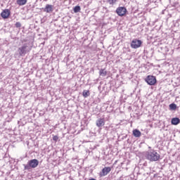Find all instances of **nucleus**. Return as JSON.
Segmentation results:
<instances>
[{
    "label": "nucleus",
    "mask_w": 180,
    "mask_h": 180,
    "mask_svg": "<svg viewBox=\"0 0 180 180\" xmlns=\"http://www.w3.org/2000/svg\"><path fill=\"white\" fill-rule=\"evenodd\" d=\"M96 125L98 128H101V127H103V126H105V118H98L96 121Z\"/></svg>",
    "instance_id": "obj_9"
},
{
    "label": "nucleus",
    "mask_w": 180,
    "mask_h": 180,
    "mask_svg": "<svg viewBox=\"0 0 180 180\" xmlns=\"http://www.w3.org/2000/svg\"><path fill=\"white\" fill-rule=\"evenodd\" d=\"M99 75H101V77H106V75H108V72L105 70V69H101L99 71Z\"/></svg>",
    "instance_id": "obj_14"
},
{
    "label": "nucleus",
    "mask_w": 180,
    "mask_h": 180,
    "mask_svg": "<svg viewBox=\"0 0 180 180\" xmlns=\"http://www.w3.org/2000/svg\"><path fill=\"white\" fill-rule=\"evenodd\" d=\"M112 171L110 167H105L102 169V172L100 173L101 176H106L109 172Z\"/></svg>",
    "instance_id": "obj_7"
},
{
    "label": "nucleus",
    "mask_w": 180,
    "mask_h": 180,
    "mask_svg": "<svg viewBox=\"0 0 180 180\" xmlns=\"http://www.w3.org/2000/svg\"><path fill=\"white\" fill-rule=\"evenodd\" d=\"M53 5L46 4L45 8H44V12H46V13H51L53 12Z\"/></svg>",
    "instance_id": "obj_10"
},
{
    "label": "nucleus",
    "mask_w": 180,
    "mask_h": 180,
    "mask_svg": "<svg viewBox=\"0 0 180 180\" xmlns=\"http://www.w3.org/2000/svg\"><path fill=\"white\" fill-rule=\"evenodd\" d=\"M53 141H57L58 140V136H53Z\"/></svg>",
    "instance_id": "obj_20"
},
{
    "label": "nucleus",
    "mask_w": 180,
    "mask_h": 180,
    "mask_svg": "<svg viewBox=\"0 0 180 180\" xmlns=\"http://www.w3.org/2000/svg\"><path fill=\"white\" fill-rule=\"evenodd\" d=\"M116 12L118 16H124V15H126V12H127V9H126L125 7H118Z\"/></svg>",
    "instance_id": "obj_6"
},
{
    "label": "nucleus",
    "mask_w": 180,
    "mask_h": 180,
    "mask_svg": "<svg viewBox=\"0 0 180 180\" xmlns=\"http://www.w3.org/2000/svg\"><path fill=\"white\" fill-rule=\"evenodd\" d=\"M180 120L178 117H174L172 119L171 123L172 124H174V126H176V124H179Z\"/></svg>",
    "instance_id": "obj_12"
},
{
    "label": "nucleus",
    "mask_w": 180,
    "mask_h": 180,
    "mask_svg": "<svg viewBox=\"0 0 180 180\" xmlns=\"http://www.w3.org/2000/svg\"><path fill=\"white\" fill-rule=\"evenodd\" d=\"M141 40L134 39L131 43V47L132 49H139L141 46Z\"/></svg>",
    "instance_id": "obj_5"
},
{
    "label": "nucleus",
    "mask_w": 180,
    "mask_h": 180,
    "mask_svg": "<svg viewBox=\"0 0 180 180\" xmlns=\"http://www.w3.org/2000/svg\"><path fill=\"white\" fill-rule=\"evenodd\" d=\"M32 50V46H29L27 44H24L22 46L19 47L18 49L19 56L23 57V56H26L29 51Z\"/></svg>",
    "instance_id": "obj_2"
},
{
    "label": "nucleus",
    "mask_w": 180,
    "mask_h": 180,
    "mask_svg": "<svg viewBox=\"0 0 180 180\" xmlns=\"http://www.w3.org/2000/svg\"><path fill=\"white\" fill-rule=\"evenodd\" d=\"M73 11L75 12V13H78V12L81 11V6H76L74 8Z\"/></svg>",
    "instance_id": "obj_17"
},
{
    "label": "nucleus",
    "mask_w": 180,
    "mask_h": 180,
    "mask_svg": "<svg viewBox=\"0 0 180 180\" xmlns=\"http://www.w3.org/2000/svg\"><path fill=\"white\" fill-rule=\"evenodd\" d=\"M16 2L19 6H23V5H26V4H27V0H17Z\"/></svg>",
    "instance_id": "obj_13"
},
{
    "label": "nucleus",
    "mask_w": 180,
    "mask_h": 180,
    "mask_svg": "<svg viewBox=\"0 0 180 180\" xmlns=\"http://www.w3.org/2000/svg\"><path fill=\"white\" fill-rule=\"evenodd\" d=\"M107 2L110 5H115V4H116V0H107Z\"/></svg>",
    "instance_id": "obj_18"
},
{
    "label": "nucleus",
    "mask_w": 180,
    "mask_h": 180,
    "mask_svg": "<svg viewBox=\"0 0 180 180\" xmlns=\"http://www.w3.org/2000/svg\"><path fill=\"white\" fill-rule=\"evenodd\" d=\"M89 180H96V179H90Z\"/></svg>",
    "instance_id": "obj_21"
},
{
    "label": "nucleus",
    "mask_w": 180,
    "mask_h": 180,
    "mask_svg": "<svg viewBox=\"0 0 180 180\" xmlns=\"http://www.w3.org/2000/svg\"><path fill=\"white\" fill-rule=\"evenodd\" d=\"M145 81L146 83H148V85L150 86L155 85V84H157V79L153 75L147 76Z\"/></svg>",
    "instance_id": "obj_4"
},
{
    "label": "nucleus",
    "mask_w": 180,
    "mask_h": 180,
    "mask_svg": "<svg viewBox=\"0 0 180 180\" xmlns=\"http://www.w3.org/2000/svg\"><path fill=\"white\" fill-rule=\"evenodd\" d=\"M15 27H21L22 24H20V22H17L15 25Z\"/></svg>",
    "instance_id": "obj_19"
},
{
    "label": "nucleus",
    "mask_w": 180,
    "mask_h": 180,
    "mask_svg": "<svg viewBox=\"0 0 180 180\" xmlns=\"http://www.w3.org/2000/svg\"><path fill=\"white\" fill-rule=\"evenodd\" d=\"M132 134L134 137H141V132L139 129H134Z\"/></svg>",
    "instance_id": "obj_11"
},
{
    "label": "nucleus",
    "mask_w": 180,
    "mask_h": 180,
    "mask_svg": "<svg viewBox=\"0 0 180 180\" xmlns=\"http://www.w3.org/2000/svg\"><path fill=\"white\" fill-rule=\"evenodd\" d=\"M169 110H176V104L175 103H171L169 105Z\"/></svg>",
    "instance_id": "obj_16"
},
{
    "label": "nucleus",
    "mask_w": 180,
    "mask_h": 180,
    "mask_svg": "<svg viewBox=\"0 0 180 180\" xmlns=\"http://www.w3.org/2000/svg\"><path fill=\"white\" fill-rule=\"evenodd\" d=\"M10 15H11V10L9 9H5L1 13V18H3V19H8Z\"/></svg>",
    "instance_id": "obj_8"
},
{
    "label": "nucleus",
    "mask_w": 180,
    "mask_h": 180,
    "mask_svg": "<svg viewBox=\"0 0 180 180\" xmlns=\"http://www.w3.org/2000/svg\"><path fill=\"white\" fill-rule=\"evenodd\" d=\"M82 95H83L84 98H88V96H89V95H91V93L89 92V90H84Z\"/></svg>",
    "instance_id": "obj_15"
},
{
    "label": "nucleus",
    "mask_w": 180,
    "mask_h": 180,
    "mask_svg": "<svg viewBox=\"0 0 180 180\" xmlns=\"http://www.w3.org/2000/svg\"><path fill=\"white\" fill-rule=\"evenodd\" d=\"M39 165V160L32 159L29 160L27 165H23L25 169H30L31 168H36Z\"/></svg>",
    "instance_id": "obj_3"
},
{
    "label": "nucleus",
    "mask_w": 180,
    "mask_h": 180,
    "mask_svg": "<svg viewBox=\"0 0 180 180\" xmlns=\"http://www.w3.org/2000/svg\"><path fill=\"white\" fill-rule=\"evenodd\" d=\"M146 159L149 161L154 162L160 160V154L155 150L148 151L146 155Z\"/></svg>",
    "instance_id": "obj_1"
}]
</instances>
